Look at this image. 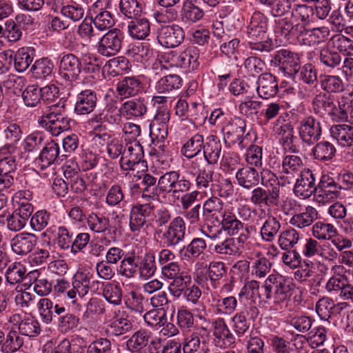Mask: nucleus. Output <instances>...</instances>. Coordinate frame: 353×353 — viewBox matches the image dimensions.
Returning <instances> with one entry per match:
<instances>
[{
	"instance_id": "f257e3e1",
	"label": "nucleus",
	"mask_w": 353,
	"mask_h": 353,
	"mask_svg": "<svg viewBox=\"0 0 353 353\" xmlns=\"http://www.w3.org/2000/svg\"><path fill=\"white\" fill-rule=\"evenodd\" d=\"M156 209V234L161 243L167 247L178 245L185 236L186 226L183 219L180 216L175 217L168 225L170 221L168 209L157 205Z\"/></svg>"
},
{
	"instance_id": "f03ea898",
	"label": "nucleus",
	"mask_w": 353,
	"mask_h": 353,
	"mask_svg": "<svg viewBox=\"0 0 353 353\" xmlns=\"http://www.w3.org/2000/svg\"><path fill=\"white\" fill-rule=\"evenodd\" d=\"M167 96H157L156 103L161 104L156 110V120H159L162 125V128H158L159 134H156V139L157 140L158 150L156 149V168H159L162 170H166L170 168L171 158L168 151L165 150V145L161 142L168 135V128L165 123L170 119V114L168 110Z\"/></svg>"
},
{
	"instance_id": "7ed1b4c3",
	"label": "nucleus",
	"mask_w": 353,
	"mask_h": 353,
	"mask_svg": "<svg viewBox=\"0 0 353 353\" xmlns=\"http://www.w3.org/2000/svg\"><path fill=\"white\" fill-rule=\"evenodd\" d=\"M71 119L65 110V105L54 104L43 112L39 119V123L53 136H58L61 132L70 128Z\"/></svg>"
},
{
	"instance_id": "20e7f679",
	"label": "nucleus",
	"mask_w": 353,
	"mask_h": 353,
	"mask_svg": "<svg viewBox=\"0 0 353 353\" xmlns=\"http://www.w3.org/2000/svg\"><path fill=\"white\" fill-rule=\"evenodd\" d=\"M222 228L231 236H237V242L245 243L250 235V227L244 225L230 212H224L221 221Z\"/></svg>"
},
{
	"instance_id": "39448f33",
	"label": "nucleus",
	"mask_w": 353,
	"mask_h": 353,
	"mask_svg": "<svg viewBox=\"0 0 353 353\" xmlns=\"http://www.w3.org/2000/svg\"><path fill=\"white\" fill-rule=\"evenodd\" d=\"M123 39V34L119 29L109 30L100 39L97 52L104 57L114 56L121 48Z\"/></svg>"
},
{
	"instance_id": "423d86ee",
	"label": "nucleus",
	"mask_w": 353,
	"mask_h": 353,
	"mask_svg": "<svg viewBox=\"0 0 353 353\" xmlns=\"http://www.w3.org/2000/svg\"><path fill=\"white\" fill-rule=\"evenodd\" d=\"M272 63L290 75L297 74L301 69V61L299 54L286 49L277 51L272 60Z\"/></svg>"
},
{
	"instance_id": "0eeeda50",
	"label": "nucleus",
	"mask_w": 353,
	"mask_h": 353,
	"mask_svg": "<svg viewBox=\"0 0 353 353\" xmlns=\"http://www.w3.org/2000/svg\"><path fill=\"white\" fill-rule=\"evenodd\" d=\"M299 134L303 143L308 145L314 144L322 134L321 122L313 116L303 118L299 123Z\"/></svg>"
},
{
	"instance_id": "6e6552de",
	"label": "nucleus",
	"mask_w": 353,
	"mask_h": 353,
	"mask_svg": "<svg viewBox=\"0 0 353 353\" xmlns=\"http://www.w3.org/2000/svg\"><path fill=\"white\" fill-rule=\"evenodd\" d=\"M340 185L328 174H323L317 185L314 200L319 203H325L337 197Z\"/></svg>"
},
{
	"instance_id": "1a4fd4ad",
	"label": "nucleus",
	"mask_w": 353,
	"mask_h": 353,
	"mask_svg": "<svg viewBox=\"0 0 353 353\" xmlns=\"http://www.w3.org/2000/svg\"><path fill=\"white\" fill-rule=\"evenodd\" d=\"M316 176V174L310 169L301 171L300 178L296 179L294 187L295 194L303 199H307L312 194H316L317 189Z\"/></svg>"
},
{
	"instance_id": "9d476101",
	"label": "nucleus",
	"mask_w": 353,
	"mask_h": 353,
	"mask_svg": "<svg viewBox=\"0 0 353 353\" xmlns=\"http://www.w3.org/2000/svg\"><path fill=\"white\" fill-rule=\"evenodd\" d=\"M184 32L179 26H161L158 28L157 39L161 46L174 48L184 39Z\"/></svg>"
},
{
	"instance_id": "9b49d317",
	"label": "nucleus",
	"mask_w": 353,
	"mask_h": 353,
	"mask_svg": "<svg viewBox=\"0 0 353 353\" xmlns=\"http://www.w3.org/2000/svg\"><path fill=\"white\" fill-rule=\"evenodd\" d=\"M81 72V62L74 54H64L60 61V75L66 81H73L78 79Z\"/></svg>"
},
{
	"instance_id": "f8f14e48",
	"label": "nucleus",
	"mask_w": 353,
	"mask_h": 353,
	"mask_svg": "<svg viewBox=\"0 0 353 353\" xmlns=\"http://www.w3.org/2000/svg\"><path fill=\"white\" fill-rule=\"evenodd\" d=\"M191 168L197 173L196 179L197 188L204 190L210 188L214 174L211 165L205 163V159L202 158H196L191 163Z\"/></svg>"
},
{
	"instance_id": "ddd939ff",
	"label": "nucleus",
	"mask_w": 353,
	"mask_h": 353,
	"mask_svg": "<svg viewBox=\"0 0 353 353\" xmlns=\"http://www.w3.org/2000/svg\"><path fill=\"white\" fill-rule=\"evenodd\" d=\"M246 123L240 117H235L223 128L225 140L232 144L237 143L241 148H245L244 143Z\"/></svg>"
},
{
	"instance_id": "4468645a",
	"label": "nucleus",
	"mask_w": 353,
	"mask_h": 353,
	"mask_svg": "<svg viewBox=\"0 0 353 353\" xmlns=\"http://www.w3.org/2000/svg\"><path fill=\"white\" fill-rule=\"evenodd\" d=\"M281 120H284L281 117L276 119V122L273 128L276 134L280 137V141L285 150H288L292 153H298L299 148L294 143L296 137L294 136V131L291 123H284L279 125Z\"/></svg>"
},
{
	"instance_id": "2eb2a0df",
	"label": "nucleus",
	"mask_w": 353,
	"mask_h": 353,
	"mask_svg": "<svg viewBox=\"0 0 353 353\" xmlns=\"http://www.w3.org/2000/svg\"><path fill=\"white\" fill-rule=\"evenodd\" d=\"M39 316L42 321L46 324L57 320L59 314L65 312V307L54 303L48 298H42L37 305Z\"/></svg>"
},
{
	"instance_id": "dca6fc26",
	"label": "nucleus",
	"mask_w": 353,
	"mask_h": 353,
	"mask_svg": "<svg viewBox=\"0 0 353 353\" xmlns=\"http://www.w3.org/2000/svg\"><path fill=\"white\" fill-rule=\"evenodd\" d=\"M269 281L272 283L273 301L274 303H280L289 299L292 295V288L290 283L282 276H269Z\"/></svg>"
},
{
	"instance_id": "f3484780",
	"label": "nucleus",
	"mask_w": 353,
	"mask_h": 353,
	"mask_svg": "<svg viewBox=\"0 0 353 353\" xmlns=\"http://www.w3.org/2000/svg\"><path fill=\"white\" fill-rule=\"evenodd\" d=\"M256 91L259 96L265 99L274 97L279 92L276 77L270 73H263L257 81Z\"/></svg>"
},
{
	"instance_id": "a211bd4d",
	"label": "nucleus",
	"mask_w": 353,
	"mask_h": 353,
	"mask_svg": "<svg viewBox=\"0 0 353 353\" xmlns=\"http://www.w3.org/2000/svg\"><path fill=\"white\" fill-rule=\"evenodd\" d=\"M66 154L60 155V147L54 141H51L46 143L42 149L39 161L41 162V169H45L52 164H59L62 161V157Z\"/></svg>"
},
{
	"instance_id": "6ab92c4d",
	"label": "nucleus",
	"mask_w": 353,
	"mask_h": 353,
	"mask_svg": "<svg viewBox=\"0 0 353 353\" xmlns=\"http://www.w3.org/2000/svg\"><path fill=\"white\" fill-rule=\"evenodd\" d=\"M37 242L36 235L31 233H21L12 240L11 247L17 254L26 255L32 250Z\"/></svg>"
},
{
	"instance_id": "aec40b11",
	"label": "nucleus",
	"mask_w": 353,
	"mask_h": 353,
	"mask_svg": "<svg viewBox=\"0 0 353 353\" xmlns=\"http://www.w3.org/2000/svg\"><path fill=\"white\" fill-rule=\"evenodd\" d=\"M97 98L94 91L85 90L77 96L74 111L78 114H88L92 112L97 105Z\"/></svg>"
},
{
	"instance_id": "412c9836",
	"label": "nucleus",
	"mask_w": 353,
	"mask_h": 353,
	"mask_svg": "<svg viewBox=\"0 0 353 353\" xmlns=\"http://www.w3.org/2000/svg\"><path fill=\"white\" fill-rule=\"evenodd\" d=\"M250 201L255 205L277 206L279 197L274 194V191L271 192L265 188L256 186L251 192Z\"/></svg>"
},
{
	"instance_id": "4be33fe9",
	"label": "nucleus",
	"mask_w": 353,
	"mask_h": 353,
	"mask_svg": "<svg viewBox=\"0 0 353 353\" xmlns=\"http://www.w3.org/2000/svg\"><path fill=\"white\" fill-rule=\"evenodd\" d=\"M236 179L238 184L247 190L257 186L260 182L259 172L249 166L239 169L236 173Z\"/></svg>"
},
{
	"instance_id": "5701e85b",
	"label": "nucleus",
	"mask_w": 353,
	"mask_h": 353,
	"mask_svg": "<svg viewBox=\"0 0 353 353\" xmlns=\"http://www.w3.org/2000/svg\"><path fill=\"white\" fill-rule=\"evenodd\" d=\"M221 150L222 144L220 139L214 135L209 136L204 145L203 157L201 158L205 159L208 164H216L221 157Z\"/></svg>"
},
{
	"instance_id": "b1692460",
	"label": "nucleus",
	"mask_w": 353,
	"mask_h": 353,
	"mask_svg": "<svg viewBox=\"0 0 353 353\" xmlns=\"http://www.w3.org/2000/svg\"><path fill=\"white\" fill-rule=\"evenodd\" d=\"M331 137L343 147L353 146V126L347 124H339L330 128Z\"/></svg>"
},
{
	"instance_id": "393cba45",
	"label": "nucleus",
	"mask_w": 353,
	"mask_h": 353,
	"mask_svg": "<svg viewBox=\"0 0 353 353\" xmlns=\"http://www.w3.org/2000/svg\"><path fill=\"white\" fill-rule=\"evenodd\" d=\"M30 17L21 14L17 16L16 21L11 19L7 21L5 23L3 38L10 43L19 41L23 34L20 23L26 21H30Z\"/></svg>"
},
{
	"instance_id": "a878e982",
	"label": "nucleus",
	"mask_w": 353,
	"mask_h": 353,
	"mask_svg": "<svg viewBox=\"0 0 353 353\" xmlns=\"http://www.w3.org/2000/svg\"><path fill=\"white\" fill-rule=\"evenodd\" d=\"M168 299L164 292L156 294V324L162 325L172 320V310H169Z\"/></svg>"
},
{
	"instance_id": "bb28decb",
	"label": "nucleus",
	"mask_w": 353,
	"mask_h": 353,
	"mask_svg": "<svg viewBox=\"0 0 353 353\" xmlns=\"http://www.w3.org/2000/svg\"><path fill=\"white\" fill-rule=\"evenodd\" d=\"M317 218V210L314 207L307 206L304 212L294 214L290 223L294 227L303 229L311 225Z\"/></svg>"
},
{
	"instance_id": "cd10ccee",
	"label": "nucleus",
	"mask_w": 353,
	"mask_h": 353,
	"mask_svg": "<svg viewBox=\"0 0 353 353\" xmlns=\"http://www.w3.org/2000/svg\"><path fill=\"white\" fill-rule=\"evenodd\" d=\"M335 146L327 141H321L316 143L312 150V154L314 159L321 162L332 160L336 155Z\"/></svg>"
},
{
	"instance_id": "c85d7f7f",
	"label": "nucleus",
	"mask_w": 353,
	"mask_h": 353,
	"mask_svg": "<svg viewBox=\"0 0 353 353\" xmlns=\"http://www.w3.org/2000/svg\"><path fill=\"white\" fill-rule=\"evenodd\" d=\"M90 286V279L83 273H78L73 277L72 288L68 292V297L70 299L76 298L78 294L83 297L88 294Z\"/></svg>"
},
{
	"instance_id": "c756f323",
	"label": "nucleus",
	"mask_w": 353,
	"mask_h": 353,
	"mask_svg": "<svg viewBox=\"0 0 353 353\" xmlns=\"http://www.w3.org/2000/svg\"><path fill=\"white\" fill-rule=\"evenodd\" d=\"M223 201L220 199L216 196L209 198L203 205V217L208 220L214 218L218 221L219 215L223 217Z\"/></svg>"
},
{
	"instance_id": "7c9ffc66",
	"label": "nucleus",
	"mask_w": 353,
	"mask_h": 353,
	"mask_svg": "<svg viewBox=\"0 0 353 353\" xmlns=\"http://www.w3.org/2000/svg\"><path fill=\"white\" fill-rule=\"evenodd\" d=\"M143 152L139 144L127 145V149L123 152V156L121 159V167L128 170L129 166H133L135 162L142 159Z\"/></svg>"
},
{
	"instance_id": "2f4dec72",
	"label": "nucleus",
	"mask_w": 353,
	"mask_h": 353,
	"mask_svg": "<svg viewBox=\"0 0 353 353\" xmlns=\"http://www.w3.org/2000/svg\"><path fill=\"white\" fill-rule=\"evenodd\" d=\"M214 336L216 339L223 341L226 346L235 343V337L228 328L223 319H218L213 323Z\"/></svg>"
},
{
	"instance_id": "473e14b6",
	"label": "nucleus",
	"mask_w": 353,
	"mask_h": 353,
	"mask_svg": "<svg viewBox=\"0 0 353 353\" xmlns=\"http://www.w3.org/2000/svg\"><path fill=\"white\" fill-rule=\"evenodd\" d=\"M204 148L203 137L196 134L187 141L181 148V153L187 158L191 159L199 154Z\"/></svg>"
},
{
	"instance_id": "72a5a7b5",
	"label": "nucleus",
	"mask_w": 353,
	"mask_h": 353,
	"mask_svg": "<svg viewBox=\"0 0 353 353\" xmlns=\"http://www.w3.org/2000/svg\"><path fill=\"white\" fill-rule=\"evenodd\" d=\"M33 50L31 48H21L14 54V65L17 71H26L33 61Z\"/></svg>"
},
{
	"instance_id": "f704fd0d",
	"label": "nucleus",
	"mask_w": 353,
	"mask_h": 353,
	"mask_svg": "<svg viewBox=\"0 0 353 353\" xmlns=\"http://www.w3.org/2000/svg\"><path fill=\"white\" fill-rule=\"evenodd\" d=\"M244 243L237 242V239L228 237L215 244L214 251L221 255H235L239 253Z\"/></svg>"
},
{
	"instance_id": "c9c22d12",
	"label": "nucleus",
	"mask_w": 353,
	"mask_h": 353,
	"mask_svg": "<svg viewBox=\"0 0 353 353\" xmlns=\"http://www.w3.org/2000/svg\"><path fill=\"white\" fill-rule=\"evenodd\" d=\"M334 99L325 92H320L316 94L312 101V106L316 114L323 116L325 114L328 115L332 108Z\"/></svg>"
},
{
	"instance_id": "e433bc0d",
	"label": "nucleus",
	"mask_w": 353,
	"mask_h": 353,
	"mask_svg": "<svg viewBox=\"0 0 353 353\" xmlns=\"http://www.w3.org/2000/svg\"><path fill=\"white\" fill-rule=\"evenodd\" d=\"M140 83L134 77H125L119 81L117 86L119 94L123 98L135 95L139 90Z\"/></svg>"
},
{
	"instance_id": "4c0bfd02",
	"label": "nucleus",
	"mask_w": 353,
	"mask_h": 353,
	"mask_svg": "<svg viewBox=\"0 0 353 353\" xmlns=\"http://www.w3.org/2000/svg\"><path fill=\"white\" fill-rule=\"evenodd\" d=\"M204 16V12L192 1H187L183 3L181 17L183 20L189 23H196L201 20Z\"/></svg>"
},
{
	"instance_id": "58836bf2",
	"label": "nucleus",
	"mask_w": 353,
	"mask_h": 353,
	"mask_svg": "<svg viewBox=\"0 0 353 353\" xmlns=\"http://www.w3.org/2000/svg\"><path fill=\"white\" fill-rule=\"evenodd\" d=\"M280 229L279 221L273 216H268L261 228V237L264 241L271 242L274 239Z\"/></svg>"
},
{
	"instance_id": "ea45409f",
	"label": "nucleus",
	"mask_w": 353,
	"mask_h": 353,
	"mask_svg": "<svg viewBox=\"0 0 353 353\" xmlns=\"http://www.w3.org/2000/svg\"><path fill=\"white\" fill-rule=\"evenodd\" d=\"M26 268L19 262H14L9 265L6 271V279L8 283L14 285L23 283L26 276Z\"/></svg>"
},
{
	"instance_id": "a19ab883",
	"label": "nucleus",
	"mask_w": 353,
	"mask_h": 353,
	"mask_svg": "<svg viewBox=\"0 0 353 353\" xmlns=\"http://www.w3.org/2000/svg\"><path fill=\"white\" fill-rule=\"evenodd\" d=\"M261 185L280 197V183L277 176L270 170L263 169L259 174Z\"/></svg>"
},
{
	"instance_id": "79ce46f5",
	"label": "nucleus",
	"mask_w": 353,
	"mask_h": 353,
	"mask_svg": "<svg viewBox=\"0 0 353 353\" xmlns=\"http://www.w3.org/2000/svg\"><path fill=\"white\" fill-rule=\"evenodd\" d=\"M328 28L325 27L307 29L303 43L307 46H314L323 41L329 35Z\"/></svg>"
},
{
	"instance_id": "37998d69",
	"label": "nucleus",
	"mask_w": 353,
	"mask_h": 353,
	"mask_svg": "<svg viewBox=\"0 0 353 353\" xmlns=\"http://www.w3.org/2000/svg\"><path fill=\"white\" fill-rule=\"evenodd\" d=\"M336 233V229L331 223L317 221L312 226V234L319 240H332Z\"/></svg>"
},
{
	"instance_id": "c03bdc74",
	"label": "nucleus",
	"mask_w": 353,
	"mask_h": 353,
	"mask_svg": "<svg viewBox=\"0 0 353 353\" xmlns=\"http://www.w3.org/2000/svg\"><path fill=\"white\" fill-rule=\"evenodd\" d=\"M130 35L137 39H143L150 32V24L146 19L132 21L128 25Z\"/></svg>"
},
{
	"instance_id": "a18cd8bd",
	"label": "nucleus",
	"mask_w": 353,
	"mask_h": 353,
	"mask_svg": "<svg viewBox=\"0 0 353 353\" xmlns=\"http://www.w3.org/2000/svg\"><path fill=\"white\" fill-rule=\"evenodd\" d=\"M339 306V304L335 305L332 299L324 296L316 302L315 310L321 319L328 321L336 308Z\"/></svg>"
},
{
	"instance_id": "49530a36",
	"label": "nucleus",
	"mask_w": 353,
	"mask_h": 353,
	"mask_svg": "<svg viewBox=\"0 0 353 353\" xmlns=\"http://www.w3.org/2000/svg\"><path fill=\"white\" fill-rule=\"evenodd\" d=\"M54 68L53 63L48 58L37 60L31 68L32 75L36 79H45L51 75Z\"/></svg>"
},
{
	"instance_id": "de8ad7c7",
	"label": "nucleus",
	"mask_w": 353,
	"mask_h": 353,
	"mask_svg": "<svg viewBox=\"0 0 353 353\" xmlns=\"http://www.w3.org/2000/svg\"><path fill=\"white\" fill-rule=\"evenodd\" d=\"M314 10L313 7L305 4H296L294 6L292 17L300 20L301 23L307 26L314 20Z\"/></svg>"
},
{
	"instance_id": "09e8293b",
	"label": "nucleus",
	"mask_w": 353,
	"mask_h": 353,
	"mask_svg": "<svg viewBox=\"0 0 353 353\" xmlns=\"http://www.w3.org/2000/svg\"><path fill=\"white\" fill-rule=\"evenodd\" d=\"M303 163L299 156L291 154L285 156L282 162V172L294 175L301 172Z\"/></svg>"
},
{
	"instance_id": "8fccbe9b",
	"label": "nucleus",
	"mask_w": 353,
	"mask_h": 353,
	"mask_svg": "<svg viewBox=\"0 0 353 353\" xmlns=\"http://www.w3.org/2000/svg\"><path fill=\"white\" fill-rule=\"evenodd\" d=\"M329 43L344 55H353V41L347 37L336 34L331 38Z\"/></svg>"
},
{
	"instance_id": "3c124183",
	"label": "nucleus",
	"mask_w": 353,
	"mask_h": 353,
	"mask_svg": "<svg viewBox=\"0 0 353 353\" xmlns=\"http://www.w3.org/2000/svg\"><path fill=\"white\" fill-rule=\"evenodd\" d=\"M321 88L327 92H341L344 90V83L338 76L325 75L321 77Z\"/></svg>"
},
{
	"instance_id": "603ef678",
	"label": "nucleus",
	"mask_w": 353,
	"mask_h": 353,
	"mask_svg": "<svg viewBox=\"0 0 353 353\" xmlns=\"http://www.w3.org/2000/svg\"><path fill=\"white\" fill-rule=\"evenodd\" d=\"M319 58L322 64L332 68L339 65L341 62L340 54L337 52L330 49L328 46L320 50Z\"/></svg>"
},
{
	"instance_id": "864d4df0",
	"label": "nucleus",
	"mask_w": 353,
	"mask_h": 353,
	"mask_svg": "<svg viewBox=\"0 0 353 353\" xmlns=\"http://www.w3.org/2000/svg\"><path fill=\"white\" fill-rule=\"evenodd\" d=\"M18 329L22 335L33 337L40 333L41 327L39 323L33 318H26L19 323Z\"/></svg>"
},
{
	"instance_id": "5fc2aeb1",
	"label": "nucleus",
	"mask_w": 353,
	"mask_h": 353,
	"mask_svg": "<svg viewBox=\"0 0 353 353\" xmlns=\"http://www.w3.org/2000/svg\"><path fill=\"white\" fill-rule=\"evenodd\" d=\"M103 296L109 303L118 305L121 303L122 290L115 283H108L103 288Z\"/></svg>"
},
{
	"instance_id": "6e6d98bb",
	"label": "nucleus",
	"mask_w": 353,
	"mask_h": 353,
	"mask_svg": "<svg viewBox=\"0 0 353 353\" xmlns=\"http://www.w3.org/2000/svg\"><path fill=\"white\" fill-rule=\"evenodd\" d=\"M299 240V234L294 228L283 231L278 240L281 249L288 250L292 248Z\"/></svg>"
},
{
	"instance_id": "4d7b16f0",
	"label": "nucleus",
	"mask_w": 353,
	"mask_h": 353,
	"mask_svg": "<svg viewBox=\"0 0 353 353\" xmlns=\"http://www.w3.org/2000/svg\"><path fill=\"white\" fill-rule=\"evenodd\" d=\"M181 85V78L179 76L167 75L161 78L156 85V90L159 93H166L175 88H179Z\"/></svg>"
},
{
	"instance_id": "13d9d810",
	"label": "nucleus",
	"mask_w": 353,
	"mask_h": 353,
	"mask_svg": "<svg viewBox=\"0 0 353 353\" xmlns=\"http://www.w3.org/2000/svg\"><path fill=\"white\" fill-rule=\"evenodd\" d=\"M17 330H11L7 334L3 348L8 352H14L23 344V339Z\"/></svg>"
},
{
	"instance_id": "bf43d9fd",
	"label": "nucleus",
	"mask_w": 353,
	"mask_h": 353,
	"mask_svg": "<svg viewBox=\"0 0 353 353\" xmlns=\"http://www.w3.org/2000/svg\"><path fill=\"white\" fill-rule=\"evenodd\" d=\"M119 8L123 14L129 19H137L141 12L137 0H121Z\"/></svg>"
},
{
	"instance_id": "052dcab7",
	"label": "nucleus",
	"mask_w": 353,
	"mask_h": 353,
	"mask_svg": "<svg viewBox=\"0 0 353 353\" xmlns=\"http://www.w3.org/2000/svg\"><path fill=\"white\" fill-rule=\"evenodd\" d=\"M92 20L95 28L99 31L106 30L114 23L111 13L106 10H101L94 17H92Z\"/></svg>"
},
{
	"instance_id": "680f3d73",
	"label": "nucleus",
	"mask_w": 353,
	"mask_h": 353,
	"mask_svg": "<svg viewBox=\"0 0 353 353\" xmlns=\"http://www.w3.org/2000/svg\"><path fill=\"white\" fill-rule=\"evenodd\" d=\"M22 98L26 106L35 107L41 99L39 86L28 85L22 93Z\"/></svg>"
},
{
	"instance_id": "e2e57ef3",
	"label": "nucleus",
	"mask_w": 353,
	"mask_h": 353,
	"mask_svg": "<svg viewBox=\"0 0 353 353\" xmlns=\"http://www.w3.org/2000/svg\"><path fill=\"white\" fill-rule=\"evenodd\" d=\"M57 323L61 332H67L74 328L79 325V319L72 314L67 313L66 311L57 318Z\"/></svg>"
},
{
	"instance_id": "0e129e2a",
	"label": "nucleus",
	"mask_w": 353,
	"mask_h": 353,
	"mask_svg": "<svg viewBox=\"0 0 353 353\" xmlns=\"http://www.w3.org/2000/svg\"><path fill=\"white\" fill-rule=\"evenodd\" d=\"M50 213L46 210H39L36 212L30 219V225L34 231H41L49 224Z\"/></svg>"
},
{
	"instance_id": "69168bd1",
	"label": "nucleus",
	"mask_w": 353,
	"mask_h": 353,
	"mask_svg": "<svg viewBox=\"0 0 353 353\" xmlns=\"http://www.w3.org/2000/svg\"><path fill=\"white\" fill-rule=\"evenodd\" d=\"M348 108L349 105L346 104L344 100L338 101L337 104L334 102L328 115L333 121L336 122L346 121L348 118Z\"/></svg>"
},
{
	"instance_id": "338daca9",
	"label": "nucleus",
	"mask_w": 353,
	"mask_h": 353,
	"mask_svg": "<svg viewBox=\"0 0 353 353\" xmlns=\"http://www.w3.org/2000/svg\"><path fill=\"white\" fill-rule=\"evenodd\" d=\"M109 219L103 216L92 213L88 218V225L90 230L96 232H104L109 226Z\"/></svg>"
},
{
	"instance_id": "774afa93",
	"label": "nucleus",
	"mask_w": 353,
	"mask_h": 353,
	"mask_svg": "<svg viewBox=\"0 0 353 353\" xmlns=\"http://www.w3.org/2000/svg\"><path fill=\"white\" fill-rule=\"evenodd\" d=\"M191 283V277L188 274L179 275L175 277L170 286V290L175 296L179 297L187 290Z\"/></svg>"
}]
</instances>
